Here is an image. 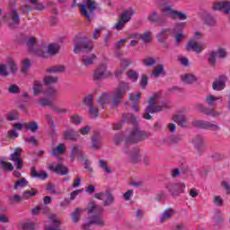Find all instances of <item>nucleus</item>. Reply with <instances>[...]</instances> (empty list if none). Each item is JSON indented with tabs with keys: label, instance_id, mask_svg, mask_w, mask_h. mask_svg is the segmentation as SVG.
<instances>
[{
	"label": "nucleus",
	"instance_id": "obj_39",
	"mask_svg": "<svg viewBox=\"0 0 230 230\" xmlns=\"http://www.w3.org/2000/svg\"><path fill=\"white\" fill-rule=\"evenodd\" d=\"M99 167L102 168V170L106 173H112V170H111V167H109V164H107V161L105 160L99 161Z\"/></svg>",
	"mask_w": 230,
	"mask_h": 230
},
{
	"label": "nucleus",
	"instance_id": "obj_8",
	"mask_svg": "<svg viewBox=\"0 0 230 230\" xmlns=\"http://www.w3.org/2000/svg\"><path fill=\"white\" fill-rule=\"evenodd\" d=\"M94 226H98L99 227L105 226V221H103V217L100 216H93L92 217L84 219L83 229L93 230Z\"/></svg>",
	"mask_w": 230,
	"mask_h": 230
},
{
	"label": "nucleus",
	"instance_id": "obj_16",
	"mask_svg": "<svg viewBox=\"0 0 230 230\" xmlns=\"http://www.w3.org/2000/svg\"><path fill=\"white\" fill-rule=\"evenodd\" d=\"M49 219L51 222V224H55L54 226H46L45 230H60V226H62V221L58 218V216L57 214H50L49 216Z\"/></svg>",
	"mask_w": 230,
	"mask_h": 230
},
{
	"label": "nucleus",
	"instance_id": "obj_30",
	"mask_svg": "<svg viewBox=\"0 0 230 230\" xmlns=\"http://www.w3.org/2000/svg\"><path fill=\"white\" fill-rule=\"evenodd\" d=\"M66 152V146L59 144L58 146L52 148V155L57 156Z\"/></svg>",
	"mask_w": 230,
	"mask_h": 230
},
{
	"label": "nucleus",
	"instance_id": "obj_50",
	"mask_svg": "<svg viewBox=\"0 0 230 230\" xmlns=\"http://www.w3.org/2000/svg\"><path fill=\"white\" fill-rule=\"evenodd\" d=\"M93 100H94V96L90 93L83 99V103L86 105V107H91V105H93Z\"/></svg>",
	"mask_w": 230,
	"mask_h": 230
},
{
	"label": "nucleus",
	"instance_id": "obj_44",
	"mask_svg": "<svg viewBox=\"0 0 230 230\" xmlns=\"http://www.w3.org/2000/svg\"><path fill=\"white\" fill-rule=\"evenodd\" d=\"M128 78H129L131 82H137V79L139 78V74L135 70H128Z\"/></svg>",
	"mask_w": 230,
	"mask_h": 230
},
{
	"label": "nucleus",
	"instance_id": "obj_12",
	"mask_svg": "<svg viewBox=\"0 0 230 230\" xmlns=\"http://www.w3.org/2000/svg\"><path fill=\"white\" fill-rule=\"evenodd\" d=\"M186 49L189 51H194V53L200 54L206 49V45L195 40H190L187 43Z\"/></svg>",
	"mask_w": 230,
	"mask_h": 230
},
{
	"label": "nucleus",
	"instance_id": "obj_23",
	"mask_svg": "<svg viewBox=\"0 0 230 230\" xmlns=\"http://www.w3.org/2000/svg\"><path fill=\"white\" fill-rule=\"evenodd\" d=\"M13 172V165L10 162L0 159V175L2 172Z\"/></svg>",
	"mask_w": 230,
	"mask_h": 230
},
{
	"label": "nucleus",
	"instance_id": "obj_10",
	"mask_svg": "<svg viewBox=\"0 0 230 230\" xmlns=\"http://www.w3.org/2000/svg\"><path fill=\"white\" fill-rule=\"evenodd\" d=\"M227 57V50L224 47H217L216 50L210 52L208 56V63L210 66L217 64V58H226Z\"/></svg>",
	"mask_w": 230,
	"mask_h": 230
},
{
	"label": "nucleus",
	"instance_id": "obj_28",
	"mask_svg": "<svg viewBox=\"0 0 230 230\" xmlns=\"http://www.w3.org/2000/svg\"><path fill=\"white\" fill-rule=\"evenodd\" d=\"M192 144L199 150L204 146V138L200 136H196L192 140Z\"/></svg>",
	"mask_w": 230,
	"mask_h": 230
},
{
	"label": "nucleus",
	"instance_id": "obj_36",
	"mask_svg": "<svg viewBox=\"0 0 230 230\" xmlns=\"http://www.w3.org/2000/svg\"><path fill=\"white\" fill-rule=\"evenodd\" d=\"M92 148L98 150L100 148V135L95 134L92 137Z\"/></svg>",
	"mask_w": 230,
	"mask_h": 230
},
{
	"label": "nucleus",
	"instance_id": "obj_5",
	"mask_svg": "<svg viewBox=\"0 0 230 230\" xmlns=\"http://www.w3.org/2000/svg\"><path fill=\"white\" fill-rule=\"evenodd\" d=\"M160 10L164 15L171 17V19H179V21H186V19H188V14L186 13L173 10L172 5L162 4Z\"/></svg>",
	"mask_w": 230,
	"mask_h": 230
},
{
	"label": "nucleus",
	"instance_id": "obj_41",
	"mask_svg": "<svg viewBox=\"0 0 230 230\" xmlns=\"http://www.w3.org/2000/svg\"><path fill=\"white\" fill-rule=\"evenodd\" d=\"M174 120L178 121L181 127H186V125H188V119L185 116L177 115L174 117Z\"/></svg>",
	"mask_w": 230,
	"mask_h": 230
},
{
	"label": "nucleus",
	"instance_id": "obj_54",
	"mask_svg": "<svg viewBox=\"0 0 230 230\" xmlns=\"http://www.w3.org/2000/svg\"><path fill=\"white\" fill-rule=\"evenodd\" d=\"M9 200L11 204H19V202L22 200V197L19 196L18 194H13L9 197Z\"/></svg>",
	"mask_w": 230,
	"mask_h": 230
},
{
	"label": "nucleus",
	"instance_id": "obj_3",
	"mask_svg": "<svg viewBox=\"0 0 230 230\" xmlns=\"http://www.w3.org/2000/svg\"><path fill=\"white\" fill-rule=\"evenodd\" d=\"M58 51H60L58 43H49L46 46L36 49L35 55L40 58H49V57L58 54Z\"/></svg>",
	"mask_w": 230,
	"mask_h": 230
},
{
	"label": "nucleus",
	"instance_id": "obj_32",
	"mask_svg": "<svg viewBox=\"0 0 230 230\" xmlns=\"http://www.w3.org/2000/svg\"><path fill=\"white\" fill-rule=\"evenodd\" d=\"M65 139L75 140L78 139V135L73 129H68L64 132Z\"/></svg>",
	"mask_w": 230,
	"mask_h": 230
},
{
	"label": "nucleus",
	"instance_id": "obj_24",
	"mask_svg": "<svg viewBox=\"0 0 230 230\" xmlns=\"http://www.w3.org/2000/svg\"><path fill=\"white\" fill-rule=\"evenodd\" d=\"M172 215H175V210L172 208L165 209L160 217V222H166V220H170L172 218Z\"/></svg>",
	"mask_w": 230,
	"mask_h": 230
},
{
	"label": "nucleus",
	"instance_id": "obj_4",
	"mask_svg": "<svg viewBox=\"0 0 230 230\" xmlns=\"http://www.w3.org/2000/svg\"><path fill=\"white\" fill-rule=\"evenodd\" d=\"M128 136L124 138V141L127 143V145H131L132 143H139V141H143L144 139H146L148 136H150L149 133L141 131L137 128L128 130Z\"/></svg>",
	"mask_w": 230,
	"mask_h": 230
},
{
	"label": "nucleus",
	"instance_id": "obj_25",
	"mask_svg": "<svg viewBox=\"0 0 230 230\" xmlns=\"http://www.w3.org/2000/svg\"><path fill=\"white\" fill-rule=\"evenodd\" d=\"M86 211L89 215H91V213H93V215H98L102 213V208L96 205V203L92 202L88 205Z\"/></svg>",
	"mask_w": 230,
	"mask_h": 230
},
{
	"label": "nucleus",
	"instance_id": "obj_55",
	"mask_svg": "<svg viewBox=\"0 0 230 230\" xmlns=\"http://www.w3.org/2000/svg\"><path fill=\"white\" fill-rule=\"evenodd\" d=\"M22 229L23 230H31L35 229V224L33 222L26 221L22 224Z\"/></svg>",
	"mask_w": 230,
	"mask_h": 230
},
{
	"label": "nucleus",
	"instance_id": "obj_37",
	"mask_svg": "<svg viewBox=\"0 0 230 230\" xmlns=\"http://www.w3.org/2000/svg\"><path fill=\"white\" fill-rule=\"evenodd\" d=\"M217 100H222V96L221 95H217V96H215V95H208L206 97V103L208 105H215V102L217 101Z\"/></svg>",
	"mask_w": 230,
	"mask_h": 230
},
{
	"label": "nucleus",
	"instance_id": "obj_2",
	"mask_svg": "<svg viewBox=\"0 0 230 230\" xmlns=\"http://www.w3.org/2000/svg\"><path fill=\"white\" fill-rule=\"evenodd\" d=\"M160 100V92L150 96L148 100V105L146 108V112L144 113L145 119H152V116L150 114H155V112H161V111H163V106L159 104Z\"/></svg>",
	"mask_w": 230,
	"mask_h": 230
},
{
	"label": "nucleus",
	"instance_id": "obj_61",
	"mask_svg": "<svg viewBox=\"0 0 230 230\" xmlns=\"http://www.w3.org/2000/svg\"><path fill=\"white\" fill-rule=\"evenodd\" d=\"M135 217L137 220H141V218L145 217V210H143L142 208L135 209Z\"/></svg>",
	"mask_w": 230,
	"mask_h": 230
},
{
	"label": "nucleus",
	"instance_id": "obj_9",
	"mask_svg": "<svg viewBox=\"0 0 230 230\" xmlns=\"http://www.w3.org/2000/svg\"><path fill=\"white\" fill-rule=\"evenodd\" d=\"M107 67V62L99 65L93 72L94 80H103L104 78H109V76H111L112 73H111V71H108Z\"/></svg>",
	"mask_w": 230,
	"mask_h": 230
},
{
	"label": "nucleus",
	"instance_id": "obj_38",
	"mask_svg": "<svg viewBox=\"0 0 230 230\" xmlns=\"http://www.w3.org/2000/svg\"><path fill=\"white\" fill-rule=\"evenodd\" d=\"M75 157H78V159L84 157V154L80 151L79 146H74L71 151V159H75Z\"/></svg>",
	"mask_w": 230,
	"mask_h": 230
},
{
	"label": "nucleus",
	"instance_id": "obj_26",
	"mask_svg": "<svg viewBox=\"0 0 230 230\" xmlns=\"http://www.w3.org/2000/svg\"><path fill=\"white\" fill-rule=\"evenodd\" d=\"M153 76L155 78H159V76H163L164 75V65H157L155 66L152 72Z\"/></svg>",
	"mask_w": 230,
	"mask_h": 230
},
{
	"label": "nucleus",
	"instance_id": "obj_1",
	"mask_svg": "<svg viewBox=\"0 0 230 230\" xmlns=\"http://www.w3.org/2000/svg\"><path fill=\"white\" fill-rule=\"evenodd\" d=\"M128 91H130V85L128 83H120L119 87L115 88L114 91L102 93L99 99L102 109H105L104 105H107L111 102L113 107H118L121 103V100L125 98Z\"/></svg>",
	"mask_w": 230,
	"mask_h": 230
},
{
	"label": "nucleus",
	"instance_id": "obj_19",
	"mask_svg": "<svg viewBox=\"0 0 230 230\" xmlns=\"http://www.w3.org/2000/svg\"><path fill=\"white\" fill-rule=\"evenodd\" d=\"M96 60H98L96 53L86 54L82 57V62L86 66H93Z\"/></svg>",
	"mask_w": 230,
	"mask_h": 230
},
{
	"label": "nucleus",
	"instance_id": "obj_11",
	"mask_svg": "<svg viewBox=\"0 0 230 230\" xmlns=\"http://www.w3.org/2000/svg\"><path fill=\"white\" fill-rule=\"evenodd\" d=\"M74 53L78 55V53L91 51L93 49V44L84 41V40H75L74 41Z\"/></svg>",
	"mask_w": 230,
	"mask_h": 230
},
{
	"label": "nucleus",
	"instance_id": "obj_18",
	"mask_svg": "<svg viewBox=\"0 0 230 230\" xmlns=\"http://www.w3.org/2000/svg\"><path fill=\"white\" fill-rule=\"evenodd\" d=\"M193 125L197 128H212V130H220V127L217 124H212L204 120H194Z\"/></svg>",
	"mask_w": 230,
	"mask_h": 230
},
{
	"label": "nucleus",
	"instance_id": "obj_62",
	"mask_svg": "<svg viewBox=\"0 0 230 230\" xmlns=\"http://www.w3.org/2000/svg\"><path fill=\"white\" fill-rule=\"evenodd\" d=\"M149 21L151 22H155V21L159 20V14L157 12L154 11L153 13H150L149 17H148Z\"/></svg>",
	"mask_w": 230,
	"mask_h": 230
},
{
	"label": "nucleus",
	"instance_id": "obj_53",
	"mask_svg": "<svg viewBox=\"0 0 230 230\" xmlns=\"http://www.w3.org/2000/svg\"><path fill=\"white\" fill-rule=\"evenodd\" d=\"M38 104L40 107H48V105H51V101L48 98L40 97L38 99Z\"/></svg>",
	"mask_w": 230,
	"mask_h": 230
},
{
	"label": "nucleus",
	"instance_id": "obj_51",
	"mask_svg": "<svg viewBox=\"0 0 230 230\" xmlns=\"http://www.w3.org/2000/svg\"><path fill=\"white\" fill-rule=\"evenodd\" d=\"M37 195V190L32 189L31 190H26L22 193V199H31Z\"/></svg>",
	"mask_w": 230,
	"mask_h": 230
},
{
	"label": "nucleus",
	"instance_id": "obj_34",
	"mask_svg": "<svg viewBox=\"0 0 230 230\" xmlns=\"http://www.w3.org/2000/svg\"><path fill=\"white\" fill-rule=\"evenodd\" d=\"M123 121L125 123H131L133 125L137 123V119H136V116H134V114H132V113H128V114L124 115Z\"/></svg>",
	"mask_w": 230,
	"mask_h": 230
},
{
	"label": "nucleus",
	"instance_id": "obj_46",
	"mask_svg": "<svg viewBox=\"0 0 230 230\" xmlns=\"http://www.w3.org/2000/svg\"><path fill=\"white\" fill-rule=\"evenodd\" d=\"M212 10H214L215 12L224 11V1L215 2L212 5Z\"/></svg>",
	"mask_w": 230,
	"mask_h": 230
},
{
	"label": "nucleus",
	"instance_id": "obj_31",
	"mask_svg": "<svg viewBox=\"0 0 230 230\" xmlns=\"http://www.w3.org/2000/svg\"><path fill=\"white\" fill-rule=\"evenodd\" d=\"M199 111H201V112H206L208 114V116H212V118H218V116H220V112L215 111V109H211L210 111H208V109L199 106Z\"/></svg>",
	"mask_w": 230,
	"mask_h": 230
},
{
	"label": "nucleus",
	"instance_id": "obj_14",
	"mask_svg": "<svg viewBox=\"0 0 230 230\" xmlns=\"http://www.w3.org/2000/svg\"><path fill=\"white\" fill-rule=\"evenodd\" d=\"M172 31L170 28L167 29H163L161 32H159L158 34H156V39L158 40V42H160V44H162V46L164 48H168V42L164 41L165 39H168V37H170V35H172Z\"/></svg>",
	"mask_w": 230,
	"mask_h": 230
},
{
	"label": "nucleus",
	"instance_id": "obj_56",
	"mask_svg": "<svg viewBox=\"0 0 230 230\" xmlns=\"http://www.w3.org/2000/svg\"><path fill=\"white\" fill-rule=\"evenodd\" d=\"M26 128L31 130V132H37L39 130V124L37 122H31L26 124Z\"/></svg>",
	"mask_w": 230,
	"mask_h": 230
},
{
	"label": "nucleus",
	"instance_id": "obj_17",
	"mask_svg": "<svg viewBox=\"0 0 230 230\" xmlns=\"http://www.w3.org/2000/svg\"><path fill=\"white\" fill-rule=\"evenodd\" d=\"M48 168L51 172H54V173H58L59 175H67V173H69L67 167L62 164H58L56 166L55 164H50Z\"/></svg>",
	"mask_w": 230,
	"mask_h": 230
},
{
	"label": "nucleus",
	"instance_id": "obj_7",
	"mask_svg": "<svg viewBox=\"0 0 230 230\" xmlns=\"http://www.w3.org/2000/svg\"><path fill=\"white\" fill-rule=\"evenodd\" d=\"M132 15H136V10L129 8L122 12V14L119 21L114 24L115 30L119 31V30H123L124 26L132 19Z\"/></svg>",
	"mask_w": 230,
	"mask_h": 230
},
{
	"label": "nucleus",
	"instance_id": "obj_42",
	"mask_svg": "<svg viewBox=\"0 0 230 230\" xmlns=\"http://www.w3.org/2000/svg\"><path fill=\"white\" fill-rule=\"evenodd\" d=\"M128 100L131 103H137L138 100H141L140 93H132L128 94Z\"/></svg>",
	"mask_w": 230,
	"mask_h": 230
},
{
	"label": "nucleus",
	"instance_id": "obj_21",
	"mask_svg": "<svg viewBox=\"0 0 230 230\" xmlns=\"http://www.w3.org/2000/svg\"><path fill=\"white\" fill-rule=\"evenodd\" d=\"M33 96H39L44 91V84L42 81H34L32 84Z\"/></svg>",
	"mask_w": 230,
	"mask_h": 230
},
{
	"label": "nucleus",
	"instance_id": "obj_29",
	"mask_svg": "<svg viewBox=\"0 0 230 230\" xmlns=\"http://www.w3.org/2000/svg\"><path fill=\"white\" fill-rule=\"evenodd\" d=\"M80 215H82V208H75L72 214H71V218L74 224H78L80 222Z\"/></svg>",
	"mask_w": 230,
	"mask_h": 230
},
{
	"label": "nucleus",
	"instance_id": "obj_43",
	"mask_svg": "<svg viewBox=\"0 0 230 230\" xmlns=\"http://www.w3.org/2000/svg\"><path fill=\"white\" fill-rule=\"evenodd\" d=\"M64 71H66V66H56L48 69V73H64Z\"/></svg>",
	"mask_w": 230,
	"mask_h": 230
},
{
	"label": "nucleus",
	"instance_id": "obj_27",
	"mask_svg": "<svg viewBox=\"0 0 230 230\" xmlns=\"http://www.w3.org/2000/svg\"><path fill=\"white\" fill-rule=\"evenodd\" d=\"M181 80L185 82V84H193V82H197L198 77L193 74H185L181 75Z\"/></svg>",
	"mask_w": 230,
	"mask_h": 230
},
{
	"label": "nucleus",
	"instance_id": "obj_64",
	"mask_svg": "<svg viewBox=\"0 0 230 230\" xmlns=\"http://www.w3.org/2000/svg\"><path fill=\"white\" fill-rule=\"evenodd\" d=\"M224 12L226 14L230 13V1H227V0L224 1Z\"/></svg>",
	"mask_w": 230,
	"mask_h": 230
},
{
	"label": "nucleus",
	"instance_id": "obj_49",
	"mask_svg": "<svg viewBox=\"0 0 230 230\" xmlns=\"http://www.w3.org/2000/svg\"><path fill=\"white\" fill-rule=\"evenodd\" d=\"M6 118L8 121H15L19 119V112H17V111H13L7 114Z\"/></svg>",
	"mask_w": 230,
	"mask_h": 230
},
{
	"label": "nucleus",
	"instance_id": "obj_33",
	"mask_svg": "<svg viewBox=\"0 0 230 230\" xmlns=\"http://www.w3.org/2000/svg\"><path fill=\"white\" fill-rule=\"evenodd\" d=\"M30 67H31V60L30 59H23L22 61V73L26 75L28 71H30Z\"/></svg>",
	"mask_w": 230,
	"mask_h": 230
},
{
	"label": "nucleus",
	"instance_id": "obj_47",
	"mask_svg": "<svg viewBox=\"0 0 230 230\" xmlns=\"http://www.w3.org/2000/svg\"><path fill=\"white\" fill-rule=\"evenodd\" d=\"M7 91L10 94H19L21 88L17 84H11L8 86Z\"/></svg>",
	"mask_w": 230,
	"mask_h": 230
},
{
	"label": "nucleus",
	"instance_id": "obj_35",
	"mask_svg": "<svg viewBox=\"0 0 230 230\" xmlns=\"http://www.w3.org/2000/svg\"><path fill=\"white\" fill-rule=\"evenodd\" d=\"M45 85H51V84H57L58 82V77L53 75H47L43 78Z\"/></svg>",
	"mask_w": 230,
	"mask_h": 230
},
{
	"label": "nucleus",
	"instance_id": "obj_45",
	"mask_svg": "<svg viewBox=\"0 0 230 230\" xmlns=\"http://www.w3.org/2000/svg\"><path fill=\"white\" fill-rule=\"evenodd\" d=\"M114 202V196L112 193L106 191V196L104 199V206H111Z\"/></svg>",
	"mask_w": 230,
	"mask_h": 230
},
{
	"label": "nucleus",
	"instance_id": "obj_15",
	"mask_svg": "<svg viewBox=\"0 0 230 230\" xmlns=\"http://www.w3.org/2000/svg\"><path fill=\"white\" fill-rule=\"evenodd\" d=\"M226 82H227V76L221 75L213 82L212 89L214 91H224V89H226Z\"/></svg>",
	"mask_w": 230,
	"mask_h": 230
},
{
	"label": "nucleus",
	"instance_id": "obj_58",
	"mask_svg": "<svg viewBox=\"0 0 230 230\" xmlns=\"http://www.w3.org/2000/svg\"><path fill=\"white\" fill-rule=\"evenodd\" d=\"M24 186H28V181L22 178V180L16 181L14 184V190H18V188H24Z\"/></svg>",
	"mask_w": 230,
	"mask_h": 230
},
{
	"label": "nucleus",
	"instance_id": "obj_40",
	"mask_svg": "<svg viewBox=\"0 0 230 230\" xmlns=\"http://www.w3.org/2000/svg\"><path fill=\"white\" fill-rule=\"evenodd\" d=\"M34 45H35V38H29L27 40V46L29 48L30 52L33 53V55H35V51H37V49L40 48V47L33 48Z\"/></svg>",
	"mask_w": 230,
	"mask_h": 230
},
{
	"label": "nucleus",
	"instance_id": "obj_59",
	"mask_svg": "<svg viewBox=\"0 0 230 230\" xmlns=\"http://www.w3.org/2000/svg\"><path fill=\"white\" fill-rule=\"evenodd\" d=\"M89 112L92 118H98V108H96V106L90 105Z\"/></svg>",
	"mask_w": 230,
	"mask_h": 230
},
{
	"label": "nucleus",
	"instance_id": "obj_13",
	"mask_svg": "<svg viewBox=\"0 0 230 230\" xmlns=\"http://www.w3.org/2000/svg\"><path fill=\"white\" fill-rule=\"evenodd\" d=\"M22 152V149L21 147H16L14 149V152L11 154L10 155V161L14 163V166L17 168V170H22V160L21 159V153Z\"/></svg>",
	"mask_w": 230,
	"mask_h": 230
},
{
	"label": "nucleus",
	"instance_id": "obj_48",
	"mask_svg": "<svg viewBox=\"0 0 230 230\" xmlns=\"http://www.w3.org/2000/svg\"><path fill=\"white\" fill-rule=\"evenodd\" d=\"M0 76L6 78L8 76V66L6 64H0Z\"/></svg>",
	"mask_w": 230,
	"mask_h": 230
},
{
	"label": "nucleus",
	"instance_id": "obj_52",
	"mask_svg": "<svg viewBox=\"0 0 230 230\" xmlns=\"http://www.w3.org/2000/svg\"><path fill=\"white\" fill-rule=\"evenodd\" d=\"M8 66H9L11 73H13V75H15L17 73V71H19V67L17 66V64L13 59H10L8 61Z\"/></svg>",
	"mask_w": 230,
	"mask_h": 230
},
{
	"label": "nucleus",
	"instance_id": "obj_22",
	"mask_svg": "<svg viewBox=\"0 0 230 230\" xmlns=\"http://www.w3.org/2000/svg\"><path fill=\"white\" fill-rule=\"evenodd\" d=\"M31 173L32 177L39 179L40 181H44V179H48L49 177L48 172L44 171L37 172V169L35 167L31 168Z\"/></svg>",
	"mask_w": 230,
	"mask_h": 230
},
{
	"label": "nucleus",
	"instance_id": "obj_57",
	"mask_svg": "<svg viewBox=\"0 0 230 230\" xmlns=\"http://www.w3.org/2000/svg\"><path fill=\"white\" fill-rule=\"evenodd\" d=\"M144 66L146 67H152L155 64V58H146L143 60Z\"/></svg>",
	"mask_w": 230,
	"mask_h": 230
},
{
	"label": "nucleus",
	"instance_id": "obj_20",
	"mask_svg": "<svg viewBox=\"0 0 230 230\" xmlns=\"http://www.w3.org/2000/svg\"><path fill=\"white\" fill-rule=\"evenodd\" d=\"M129 39H141L143 42H151L152 41V32L146 31L142 35L137 33H133L129 35Z\"/></svg>",
	"mask_w": 230,
	"mask_h": 230
},
{
	"label": "nucleus",
	"instance_id": "obj_63",
	"mask_svg": "<svg viewBox=\"0 0 230 230\" xmlns=\"http://www.w3.org/2000/svg\"><path fill=\"white\" fill-rule=\"evenodd\" d=\"M130 64H132V60H130V59H121L120 67H122L123 69H127L128 67V66H130Z\"/></svg>",
	"mask_w": 230,
	"mask_h": 230
},
{
	"label": "nucleus",
	"instance_id": "obj_60",
	"mask_svg": "<svg viewBox=\"0 0 230 230\" xmlns=\"http://www.w3.org/2000/svg\"><path fill=\"white\" fill-rule=\"evenodd\" d=\"M71 119L74 125H80L82 121H84V119H82V117H80L78 114L73 115L71 117Z\"/></svg>",
	"mask_w": 230,
	"mask_h": 230
},
{
	"label": "nucleus",
	"instance_id": "obj_6",
	"mask_svg": "<svg viewBox=\"0 0 230 230\" xmlns=\"http://www.w3.org/2000/svg\"><path fill=\"white\" fill-rule=\"evenodd\" d=\"M96 2L94 0H84V3L79 5V10L83 17H86L88 21L93 19V12L96 9Z\"/></svg>",
	"mask_w": 230,
	"mask_h": 230
}]
</instances>
